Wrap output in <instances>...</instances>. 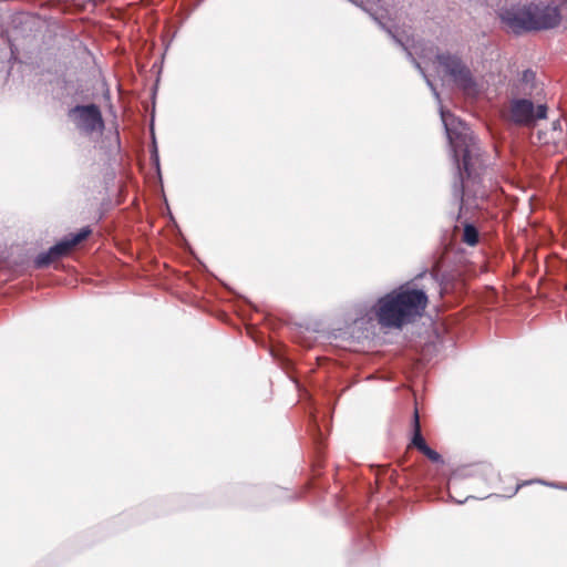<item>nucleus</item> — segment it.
<instances>
[{
	"instance_id": "nucleus-1",
	"label": "nucleus",
	"mask_w": 567,
	"mask_h": 567,
	"mask_svg": "<svg viewBox=\"0 0 567 567\" xmlns=\"http://www.w3.org/2000/svg\"><path fill=\"white\" fill-rule=\"evenodd\" d=\"M440 115L455 165L452 194L458 202L460 218L464 209L472 206V200L484 197L482 175L487 163L467 124L442 105H440Z\"/></svg>"
},
{
	"instance_id": "nucleus-2",
	"label": "nucleus",
	"mask_w": 567,
	"mask_h": 567,
	"mask_svg": "<svg viewBox=\"0 0 567 567\" xmlns=\"http://www.w3.org/2000/svg\"><path fill=\"white\" fill-rule=\"evenodd\" d=\"M424 290L401 287L379 298L375 315L384 328H402L426 308Z\"/></svg>"
},
{
	"instance_id": "nucleus-3",
	"label": "nucleus",
	"mask_w": 567,
	"mask_h": 567,
	"mask_svg": "<svg viewBox=\"0 0 567 567\" xmlns=\"http://www.w3.org/2000/svg\"><path fill=\"white\" fill-rule=\"evenodd\" d=\"M503 20L515 33H520L554 29L561 16L556 6L529 3L518 11H506Z\"/></svg>"
},
{
	"instance_id": "nucleus-4",
	"label": "nucleus",
	"mask_w": 567,
	"mask_h": 567,
	"mask_svg": "<svg viewBox=\"0 0 567 567\" xmlns=\"http://www.w3.org/2000/svg\"><path fill=\"white\" fill-rule=\"evenodd\" d=\"M436 61L460 90L465 93L476 91L477 84L472 71L458 54L451 52L437 53Z\"/></svg>"
},
{
	"instance_id": "nucleus-5",
	"label": "nucleus",
	"mask_w": 567,
	"mask_h": 567,
	"mask_svg": "<svg viewBox=\"0 0 567 567\" xmlns=\"http://www.w3.org/2000/svg\"><path fill=\"white\" fill-rule=\"evenodd\" d=\"M68 117L75 128L84 135L102 133L104 130V120L100 107L94 104H78L68 111Z\"/></svg>"
},
{
	"instance_id": "nucleus-6",
	"label": "nucleus",
	"mask_w": 567,
	"mask_h": 567,
	"mask_svg": "<svg viewBox=\"0 0 567 567\" xmlns=\"http://www.w3.org/2000/svg\"><path fill=\"white\" fill-rule=\"evenodd\" d=\"M92 230L89 226L81 228L75 234H69L64 236L55 245L51 246L47 251L39 254L33 265L37 269L49 266L56 259L66 256L78 244L86 239L91 235Z\"/></svg>"
},
{
	"instance_id": "nucleus-7",
	"label": "nucleus",
	"mask_w": 567,
	"mask_h": 567,
	"mask_svg": "<svg viewBox=\"0 0 567 567\" xmlns=\"http://www.w3.org/2000/svg\"><path fill=\"white\" fill-rule=\"evenodd\" d=\"M547 117L546 104L535 107L533 101L527 97L512 99L509 104V121L520 126H532L537 120Z\"/></svg>"
},
{
	"instance_id": "nucleus-8",
	"label": "nucleus",
	"mask_w": 567,
	"mask_h": 567,
	"mask_svg": "<svg viewBox=\"0 0 567 567\" xmlns=\"http://www.w3.org/2000/svg\"><path fill=\"white\" fill-rule=\"evenodd\" d=\"M536 87V74L532 70H525L520 74L517 84L515 85L514 93L516 95L530 96Z\"/></svg>"
},
{
	"instance_id": "nucleus-9",
	"label": "nucleus",
	"mask_w": 567,
	"mask_h": 567,
	"mask_svg": "<svg viewBox=\"0 0 567 567\" xmlns=\"http://www.w3.org/2000/svg\"><path fill=\"white\" fill-rule=\"evenodd\" d=\"M411 445L419 450L421 453L425 451V449L429 446L422 435L421 431V424H420V416L417 410L413 413L412 419V437H411Z\"/></svg>"
},
{
	"instance_id": "nucleus-10",
	"label": "nucleus",
	"mask_w": 567,
	"mask_h": 567,
	"mask_svg": "<svg viewBox=\"0 0 567 567\" xmlns=\"http://www.w3.org/2000/svg\"><path fill=\"white\" fill-rule=\"evenodd\" d=\"M480 234L477 228L471 224L465 223L463 229V241L468 246H475L478 243Z\"/></svg>"
},
{
	"instance_id": "nucleus-11",
	"label": "nucleus",
	"mask_w": 567,
	"mask_h": 567,
	"mask_svg": "<svg viewBox=\"0 0 567 567\" xmlns=\"http://www.w3.org/2000/svg\"><path fill=\"white\" fill-rule=\"evenodd\" d=\"M533 483H538V484L547 485V486H550V487H554V488H559V489L567 491V485L566 484L554 483V482H546V481H543V480H532V481H525V482H523L520 484H517L516 487L513 489L512 494L508 495V497L514 496L523 486L528 485V484H533Z\"/></svg>"
},
{
	"instance_id": "nucleus-12",
	"label": "nucleus",
	"mask_w": 567,
	"mask_h": 567,
	"mask_svg": "<svg viewBox=\"0 0 567 567\" xmlns=\"http://www.w3.org/2000/svg\"><path fill=\"white\" fill-rule=\"evenodd\" d=\"M430 461H432L433 463H444L443 461V457L441 456L440 453H437L436 451H434L433 449H431L430 446H427L425 449V451H423V453Z\"/></svg>"
},
{
	"instance_id": "nucleus-13",
	"label": "nucleus",
	"mask_w": 567,
	"mask_h": 567,
	"mask_svg": "<svg viewBox=\"0 0 567 567\" xmlns=\"http://www.w3.org/2000/svg\"><path fill=\"white\" fill-rule=\"evenodd\" d=\"M151 159H152L153 164L155 165L156 169L159 172V156H158V151H157V146H156L155 142L153 143V147L151 151Z\"/></svg>"
}]
</instances>
